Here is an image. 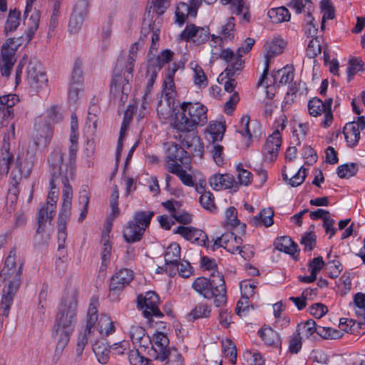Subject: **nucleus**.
Here are the masks:
<instances>
[{"label": "nucleus", "mask_w": 365, "mask_h": 365, "mask_svg": "<svg viewBox=\"0 0 365 365\" xmlns=\"http://www.w3.org/2000/svg\"><path fill=\"white\" fill-rule=\"evenodd\" d=\"M78 118L75 113H72L71 116L70 146L68 161L64 162V153L59 148L53 150L48 160L49 171L51 175L50 181L51 191L48 195L46 205L41 207L38 211L37 234L43 232L47 220L51 222L54 217L55 205L57 202L58 195L53 190L56 188L57 185L60 182L63 185V188H65V184L61 179L62 175L66 176L67 185L71 187L68 183V179L73 175L74 165L78 150Z\"/></svg>", "instance_id": "f257e3e1"}, {"label": "nucleus", "mask_w": 365, "mask_h": 365, "mask_svg": "<svg viewBox=\"0 0 365 365\" xmlns=\"http://www.w3.org/2000/svg\"><path fill=\"white\" fill-rule=\"evenodd\" d=\"M23 265L24 262L17 256L16 249H11L0 272V278L5 283L0 304V314L6 317L9 314L14 296L20 287Z\"/></svg>", "instance_id": "f03ea898"}, {"label": "nucleus", "mask_w": 365, "mask_h": 365, "mask_svg": "<svg viewBox=\"0 0 365 365\" xmlns=\"http://www.w3.org/2000/svg\"><path fill=\"white\" fill-rule=\"evenodd\" d=\"M77 292H73L71 298L66 299L59 307L56 314L52 336L56 341L55 354L61 355L67 346L76 322Z\"/></svg>", "instance_id": "7ed1b4c3"}, {"label": "nucleus", "mask_w": 365, "mask_h": 365, "mask_svg": "<svg viewBox=\"0 0 365 365\" xmlns=\"http://www.w3.org/2000/svg\"><path fill=\"white\" fill-rule=\"evenodd\" d=\"M192 288L206 299H214L215 307H222L227 303L225 279L219 272H213L209 279L204 277L196 278Z\"/></svg>", "instance_id": "20e7f679"}, {"label": "nucleus", "mask_w": 365, "mask_h": 365, "mask_svg": "<svg viewBox=\"0 0 365 365\" xmlns=\"http://www.w3.org/2000/svg\"><path fill=\"white\" fill-rule=\"evenodd\" d=\"M180 113L175 114L174 121L187 124L189 127L204 125L207 121V108L199 102H183L180 105Z\"/></svg>", "instance_id": "39448f33"}, {"label": "nucleus", "mask_w": 365, "mask_h": 365, "mask_svg": "<svg viewBox=\"0 0 365 365\" xmlns=\"http://www.w3.org/2000/svg\"><path fill=\"white\" fill-rule=\"evenodd\" d=\"M61 178L63 182L65 184V188L63 191V201L58 217V249L65 247V242L67 237L66 225L71 213V205L73 198L72 187L67 185L66 176L62 175Z\"/></svg>", "instance_id": "423d86ee"}, {"label": "nucleus", "mask_w": 365, "mask_h": 365, "mask_svg": "<svg viewBox=\"0 0 365 365\" xmlns=\"http://www.w3.org/2000/svg\"><path fill=\"white\" fill-rule=\"evenodd\" d=\"M173 125L178 133L175 135V138L191 152L201 155L203 153V145L197 135L196 127H189L186 123L179 121H173Z\"/></svg>", "instance_id": "0eeeda50"}, {"label": "nucleus", "mask_w": 365, "mask_h": 365, "mask_svg": "<svg viewBox=\"0 0 365 365\" xmlns=\"http://www.w3.org/2000/svg\"><path fill=\"white\" fill-rule=\"evenodd\" d=\"M127 76L122 74L120 68L116 66L110 82V93L118 101L120 106H124L130 91V82L132 80L127 81Z\"/></svg>", "instance_id": "6e6552de"}, {"label": "nucleus", "mask_w": 365, "mask_h": 365, "mask_svg": "<svg viewBox=\"0 0 365 365\" xmlns=\"http://www.w3.org/2000/svg\"><path fill=\"white\" fill-rule=\"evenodd\" d=\"M20 39L9 38L1 46L0 71L1 76L8 77L16 62V51L21 44Z\"/></svg>", "instance_id": "1a4fd4ad"}, {"label": "nucleus", "mask_w": 365, "mask_h": 365, "mask_svg": "<svg viewBox=\"0 0 365 365\" xmlns=\"http://www.w3.org/2000/svg\"><path fill=\"white\" fill-rule=\"evenodd\" d=\"M137 303L138 309L142 311L143 316L147 319L153 317L161 318L163 316L158 308L159 297L154 292L150 291L145 295H138Z\"/></svg>", "instance_id": "9d476101"}, {"label": "nucleus", "mask_w": 365, "mask_h": 365, "mask_svg": "<svg viewBox=\"0 0 365 365\" xmlns=\"http://www.w3.org/2000/svg\"><path fill=\"white\" fill-rule=\"evenodd\" d=\"M332 98H329L322 101L318 98H313L308 103V110L310 115L317 117L324 114L322 125L327 128L330 126L333 121V115L331 111Z\"/></svg>", "instance_id": "9b49d317"}, {"label": "nucleus", "mask_w": 365, "mask_h": 365, "mask_svg": "<svg viewBox=\"0 0 365 365\" xmlns=\"http://www.w3.org/2000/svg\"><path fill=\"white\" fill-rule=\"evenodd\" d=\"M98 301L96 298H91L87 314L86 325L83 331H81L77 339V345L86 347L88 343L91 334L94 331V326L98 320Z\"/></svg>", "instance_id": "f8f14e48"}, {"label": "nucleus", "mask_w": 365, "mask_h": 365, "mask_svg": "<svg viewBox=\"0 0 365 365\" xmlns=\"http://www.w3.org/2000/svg\"><path fill=\"white\" fill-rule=\"evenodd\" d=\"M287 43L279 38H274L272 41H268L264 46V68L263 73L259 80L258 86L262 85L264 79L267 78L269 71V61L275 56L279 55L283 53Z\"/></svg>", "instance_id": "ddd939ff"}, {"label": "nucleus", "mask_w": 365, "mask_h": 365, "mask_svg": "<svg viewBox=\"0 0 365 365\" xmlns=\"http://www.w3.org/2000/svg\"><path fill=\"white\" fill-rule=\"evenodd\" d=\"M133 279V272L128 269H121L110 279L108 297L112 301L117 300L118 294Z\"/></svg>", "instance_id": "4468645a"}, {"label": "nucleus", "mask_w": 365, "mask_h": 365, "mask_svg": "<svg viewBox=\"0 0 365 365\" xmlns=\"http://www.w3.org/2000/svg\"><path fill=\"white\" fill-rule=\"evenodd\" d=\"M27 80L31 88L39 92L48 86V78L41 66L37 62H30L27 66Z\"/></svg>", "instance_id": "2eb2a0df"}, {"label": "nucleus", "mask_w": 365, "mask_h": 365, "mask_svg": "<svg viewBox=\"0 0 365 365\" xmlns=\"http://www.w3.org/2000/svg\"><path fill=\"white\" fill-rule=\"evenodd\" d=\"M173 233L180 235L186 240L198 245L210 247L208 237L202 230L192 227L178 226L173 230Z\"/></svg>", "instance_id": "dca6fc26"}, {"label": "nucleus", "mask_w": 365, "mask_h": 365, "mask_svg": "<svg viewBox=\"0 0 365 365\" xmlns=\"http://www.w3.org/2000/svg\"><path fill=\"white\" fill-rule=\"evenodd\" d=\"M34 0H27L24 14V24L27 26L26 41L29 42L38 28L41 14L38 10L33 9L32 3Z\"/></svg>", "instance_id": "f3484780"}, {"label": "nucleus", "mask_w": 365, "mask_h": 365, "mask_svg": "<svg viewBox=\"0 0 365 365\" xmlns=\"http://www.w3.org/2000/svg\"><path fill=\"white\" fill-rule=\"evenodd\" d=\"M281 143V135L277 129L267 138L262 149L264 160L272 162L276 160Z\"/></svg>", "instance_id": "a211bd4d"}, {"label": "nucleus", "mask_w": 365, "mask_h": 365, "mask_svg": "<svg viewBox=\"0 0 365 365\" xmlns=\"http://www.w3.org/2000/svg\"><path fill=\"white\" fill-rule=\"evenodd\" d=\"M19 101L16 94H8L0 96V128L4 122L14 117L13 107Z\"/></svg>", "instance_id": "6ab92c4d"}, {"label": "nucleus", "mask_w": 365, "mask_h": 365, "mask_svg": "<svg viewBox=\"0 0 365 365\" xmlns=\"http://www.w3.org/2000/svg\"><path fill=\"white\" fill-rule=\"evenodd\" d=\"M243 61L237 60L232 66H228L224 72L220 74L222 80L223 77L227 78L224 83V88L227 92L232 93L234 91L237 86V82L235 79V76L237 72H239L242 68Z\"/></svg>", "instance_id": "aec40b11"}, {"label": "nucleus", "mask_w": 365, "mask_h": 365, "mask_svg": "<svg viewBox=\"0 0 365 365\" xmlns=\"http://www.w3.org/2000/svg\"><path fill=\"white\" fill-rule=\"evenodd\" d=\"M169 339L163 332L158 331L153 337L152 349L155 354V359H165V354L172 348L168 347Z\"/></svg>", "instance_id": "412c9836"}, {"label": "nucleus", "mask_w": 365, "mask_h": 365, "mask_svg": "<svg viewBox=\"0 0 365 365\" xmlns=\"http://www.w3.org/2000/svg\"><path fill=\"white\" fill-rule=\"evenodd\" d=\"M188 160L187 153L176 143H169L167 148L168 167L170 163L183 164Z\"/></svg>", "instance_id": "4be33fe9"}, {"label": "nucleus", "mask_w": 365, "mask_h": 365, "mask_svg": "<svg viewBox=\"0 0 365 365\" xmlns=\"http://www.w3.org/2000/svg\"><path fill=\"white\" fill-rule=\"evenodd\" d=\"M210 185L216 190L232 188L236 182L230 174H215L209 180Z\"/></svg>", "instance_id": "5701e85b"}, {"label": "nucleus", "mask_w": 365, "mask_h": 365, "mask_svg": "<svg viewBox=\"0 0 365 365\" xmlns=\"http://www.w3.org/2000/svg\"><path fill=\"white\" fill-rule=\"evenodd\" d=\"M241 238L237 237L235 234L232 232H227L217 237L211 245L212 250L214 251L217 248L223 247L227 251L235 253V247H230V244H241Z\"/></svg>", "instance_id": "b1692460"}, {"label": "nucleus", "mask_w": 365, "mask_h": 365, "mask_svg": "<svg viewBox=\"0 0 365 365\" xmlns=\"http://www.w3.org/2000/svg\"><path fill=\"white\" fill-rule=\"evenodd\" d=\"M9 137L5 136L3 140V146L0 159V175H7L10 165L14 161V155L9 152L10 145L8 142Z\"/></svg>", "instance_id": "393cba45"}, {"label": "nucleus", "mask_w": 365, "mask_h": 365, "mask_svg": "<svg viewBox=\"0 0 365 365\" xmlns=\"http://www.w3.org/2000/svg\"><path fill=\"white\" fill-rule=\"evenodd\" d=\"M175 110L174 98L173 96H163L157 106L158 116L163 119L170 118Z\"/></svg>", "instance_id": "a878e982"}, {"label": "nucleus", "mask_w": 365, "mask_h": 365, "mask_svg": "<svg viewBox=\"0 0 365 365\" xmlns=\"http://www.w3.org/2000/svg\"><path fill=\"white\" fill-rule=\"evenodd\" d=\"M143 227L130 221L123 230V237L128 242L140 241L144 234Z\"/></svg>", "instance_id": "bb28decb"}, {"label": "nucleus", "mask_w": 365, "mask_h": 365, "mask_svg": "<svg viewBox=\"0 0 365 365\" xmlns=\"http://www.w3.org/2000/svg\"><path fill=\"white\" fill-rule=\"evenodd\" d=\"M274 211L271 208H264L251 219L250 224L254 227L262 225L266 227H270L274 224Z\"/></svg>", "instance_id": "cd10ccee"}, {"label": "nucleus", "mask_w": 365, "mask_h": 365, "mask_svg": "<svg viewBox=\"0 0 365 365\" xmlns=\"http://www.w3.org/2000/svg\"><path fill=\"white\" fill-rule=\"evenodd\" d=\"M258 335L264 342L273 347L281 346V339L279 334L271 327H262L258 331Z\"/></svg>", "instance_id": "c85d7f7f"}, {"label": "nucleus", "mask_w": 365, "mask_h": 365, "mask_svg": "<svg viewBox=\"0 0 365 365\" xmlns=\"http://www.w3.org/2000/svg\"><path fill=\"white\" fill-rule=\"evenodd\" d=\"M343 133L348 146L354 147L360 139V130L355 121L346 123L344 128Z\"/></svg>", "instance_id": "c756f323"}, {"label": "nucleus", "mask_w": 365, "mask_h": 365, "mask_svg": "<svg viewBox=\"0 0 365 365\" xmlns=\"http://www.w3.org/2000/svg\"><path fill=\"white\" fill-rule=\"evenodd\" d=\"M212 312L211 306L205 302L197 304L187 314L188 321H195L198 319L210 317Z\"/></svg>", "instance_id": "7c9ffc66"}, {"label": "nucleus", "mask_w": 365, "mask_h": 365, "mask_svg": "<svg viewBox=\"0 0 365 365\" xmlns=\"http://www.w3.org/2000/svg\"><path fill=\"white\" fill-rule=\"evenodd\" d=\"M222 59L227 63H230L229 66H232L237 60L242 61L237 53L235 54L233 51L230 48L220 49L219 51L212 49L211 51V59L216 61L217 59Z\"/></svg>", "instance_id": "2f4dec72"}, {"label": "nucleus", "mask_w": 365, "mask_h": 365, "mask_svg": "<svg viewBox=\"0 0 365 365\" xmlns=\"http://www.w3.org/2000/svg\"><path fill=\"white\" fill-rule=\"evenodd\" d=\"M294 76V68L286 66L279 71L273 76L274 86H280L291 83Z\"/></svg>", "instance_id": "473e14b6"}, {"label": "nucleus", "mask_w": 365, "mask_h": 365, "mask_svg": "<svg viewBox=\"0 0 365 365\" xmlns=\"http://www.w3.org/2000/svg\"><path fill=\"white\" fill-rule=\"evenodd\" d=\"M168 170L176 175L182 181V182L187 186H194V182L191 175L187 173V172L182 168L180 163H170L168 166Z\"/></svg>", "instance_id": "72a5a7b5"}, {"label": "nucleus", "mask_w": 365, "mask_h": 365, "mask_svg": "<svg viewBox=\"0 0 365 365\" xmlns=\"http://www.w3.org/2000/svg\"><path fill=\"white\" fill-rule=\"evenodd\" d=\"M97 329L102 336H108L115 331V328L110 317L102 314L98 322Z\"/></svg>", "instance_id": "f704fd0d"}, {"label": "nucleus", "mask_w": 365, "mask_h": 365, "mask_svg": "<svg viewBox=\"0 0 365 365\" xmlns=\"http://www.w3.org/2000/svg\"><path fill=\"white\" fill-rule=\"evenodd\" d=\"M267 15L270 20L274 24L288 21L290 19V14L288 9L284 6L269 9Z\"/></svg>", "instance_id": "c9c22d12"}, {"label": "nucleus", "mask_w": 365, "mask_h": 365, "mask_svg": "<svg viewBox=\"0 0 365 365\" xmlns=\"http://www.w3.org/2000/svg\"><path fill=\"white\" fill-rule=\"evenodd\" d=\"M276 248L281 252H284L290 255H294L297 252V245L287 236H284L277 240L275 243Z\"/></svg>", "instance_id": "e433bc0d"}, {"label": "nucleus", "mask_w": 365, "mask_h": 365, "mask_svg": "<svg viewBox=\"0 0 365 365\" xmlns=\"http://www.w3.org/2000/svg\"><path fill=\"white\" fill-rule=\"evenodd\" d=\"M207 130L210 135V140H212V143H217L222 140L225 128L222 123L212 122L210 123Z\"/></svg>", "instance_id": "4c0bfd02"}, {"label": "nucleus", "mask_w": 365, "mask_h": 365, "mask_svg": "<svg viewBox=\"0 0 365 365\" xmlns=\"http://www.w3.org/2000/svg\"><path fill=\"white\" fill-rule=\"evenodd\" d=\"M158 360L165 362V365H184L182 354L174 347L165 354V359H158Z\"/></svg>", "instance_id": "58836bf2"}, {"label": "nucleus", "mask_w": 365, "mask_h": 365, "mask_svg": "<svg viewBox=\"0 0 365 365\" xmlns=\"http://www.w3.org/2000/svg\"><path fill=\"white\" fill-rule=\"evenodd\" d=\"M21 21V12L17 9L10 10L6 24H5V32L13 31L16 30L20 24Z\"/></svg>", "instance_id": "ea45409f"}, {"label": "nucleus", "mask_w": 365, "mask_h": 365, "mask_svg": "<svg viewBox=\"0 0 365 365\" xmlns=\"http://www.w3.org/2000/svg\"><path fill=\"white\" fill-rule=\"evenodd\" d=\"M358 165L354 163H346L339 165L337 168V175L340 178L348 179L356 174L358 172Z\"/></svg>", "instance_id": "a19ab883"}, {"label": "nucleus", "mask_w": 365, "mask_h": 365, "mask_svg": "<svg viewBox=\"0 0 365 365\" xmlns=\"http://www.w3.org/2000/svg\"><path fill=\"white\" fill-rule=\"evenodd\" d=\"M89 201L90 196L87 187H83L79 192L78 197V202L82 205V210L78 218V222H82L86 218Z\"/></svg>", "instance_id": "79ce46f5"}, {"label": "nucleus", "mask_w": 365, "mask_h": 365, "mask_svg": "<svg viewBox=\"0 0 365 365\" xmlns=\"http://www.w3.org/2000/svg\"><path fill=\"white\" fill-rule=\"evenodd\" d=\"M153 215L154 212L152 211H138L135 213L132 221L143 227L144 230H145V228L150 225Z\"/></svg>", "instance_id": "37998d69"}, {"label": "nucleus", "mask_w": 365, "mask_h": 365, "mask_svg": "<svg viewBox=\"0 0 365 365\" xmlns=\"http://www.w3.org/2000/svg\"><path fill=\"white\" fill-rule=\"evenodd\" d=\"M235 19L230 17L227 20V23L223 25L220 32V36L225 40H232L235 37Z\"/></svg>", "instance_id": "c03bdc74"}, {"label": "nucleus", "mask_w": 365, "mask_h": 365, "mask_svg": "<svg viewBox=\"0 0 365 365\" xmlns=\"http://www.w3.org/2000/svg\"><path fill=\"white\" fill-rule=\"evenodd\" d=\"M83 80L82 61L80 59H76L72 70L70 84L81 86Z\"/></svg>", "instance_id": "a18cd8bd"}, {"label": "nucleus", "mask_w": 365, "mask_h": 365, "mask_svg": "<svg viewBox=\"0 0 365 365\" xmlns=\"http://www.w3.org/2000/svg\"><path fill=\"white\" fill-rule=\"evenodd\" d=\"M192 65L193 63H191V66ZM192 68L194 71L193 78L195 84L199 87H206L207 86L208 81L202 68L196 63L194 67L192 66Z\"/></svg>", "instance_id": "49530a36"}, {"label": "nucleus", "mask_w": 365, "mask_h": 365, "mask_svg": "<svg viewBox=\"0 0 365 365\" xmlns=\"http://www.w3.org/2000/svg\"><path fill=\"white\" fill-rule=\"evenodd\" d=\"M180 247L177 243L171 244L165 253V262H178L180 258Z\"/></svg>", "instance_id": "de8ad7c7"}, {"label": "nucleus", "mask_w": 365, "mask_h": 365, "mask_svg": "<svg viewBox=\"0 0 365 365\" xmlns=\"http://www.w3.org/2000/svg\"><path fill=\"white\" fill-rule=\"evenodd\" d=\"M222 350L226 358L232 364L237 361V349L234 343L231 340H227L222 343Z\"/></svg>", "instance_id": "09e8293b"}, {"label": "nucleus", "mask_w": 365, "mask_h": 365, "mask_svg": "<svg viewBox=\"0 0 365 365\" xmlns=\"http://www.w3.org/2000/svg\"><path fill=\"white\" fill-rule=\"evenodd\" d=\"M108 237V235L103 236V246L101 251V267H106L110 262L112 246L107 238Z\"/></svg>", "instance_id": "8fccbe9b"}, {"label": "nucleus", "mask_w": 365, "mask_h": 365, "mask_svg": "<svg viewBox=\"0 0 365 365\" xmlns=\"http://www.w3.org/2000/svg\"><path fill=\"white\" fill-rule=\"evenodd\" d=\"M199 201L200 205L203 207V208L210 212H212L216 210V206L215 204V197L211 192H204L202 195H201Z\"/></svg>", "instance_id": "3c124183"}, {"label": "nucleus", "mask_w": 365, "mask_h": 365, "mask_svg": "<svg viewBox=\"0 0 365 365\" xmlns=\"http://www.w3.org/2000/svg\"><path fill=\"white\" fill-rule=\"evenodd\" d=\"M317 334L324 339H336L341 336L340 331L331 329L330 327H324L318 326Z\"/></svg>", "instance_id": "603ef678"}, {"label": "nucleus", "mask_w": 365, "mask_h": 365, "mask_svg": "<svg viewBox=\"0 0 365 365\" xmlns=\"http://www.w3.org/2000/svg\"><path fill=\"white\" fill-rule=\"evenodd\" d=\"M174 53L170 49L163 51L155 59V64L153 66L160 70L163 66L172 61Z\"/></svg>", "instance_id": "864d4df0"}, {"label": "nucleus", "mask_w": 365, "mask_h": 365, "mask_svg": "<svg viewBox=\"0 0 365 365\" xmlns=\"http://www.w3.org/2000/svg\"><path fill=\"white\" fill-rule=\"evenodd\" d=\"M317 326L315 321L312 319L307 320L305 323L299 325L297 331L303 334L307 338L310 337L314 333H317Z\"/></svg>", "instance_id": "5fc2aeb1"}, {"label": "nucleus", "mask_w": 365, "mask_h": 365, "mask_svg": "<svg viewBox=\"0 0 365 365\" xmlns=\"http://www.w3.org/2000/svg\"><path fill=\"white\" fill-rule=\"evenodd\" d=\"M364 63L358 58H351L349 61L347 68L348 81H351L354 76L359 71L363 69Z\"/></svg>", "instance_id": "6e6d98bb"}, {"label": "nucleus", "mask_w": 365, "mask_h": 365, "mask_svg": "<svg viewBox=\"0 0 365 365\" xmlns=\"http://www.w3.org/2000/svg\"><path fill=\"white\" fill-rule=\"evenodd\" d=\"M304 33L309 37H314L317 33V25L314 23V18L311 12H307L305 17Z\"/></svg>", "instance_id": "4d7b16f0"}, {"label": "nucleus", "mask_w": 365, "mask_h": 365, "mask_svg": "<svg viewBox=\"0 0 365 365\" xmlns=\"http://www.w3.org/2000/svg\"><path fill=\"white\" fill-rule=\"evenodd\" d=\"M170 0H153L152 1V6L150 7L148 13H150V10L153 9V12L157 15L160 16L163 14L166 9L170 6Z\"/></svg>", "instance_id": "13d9d810"}, {"label": "nucleus", "mask_w": 365, "mask_h": 365, "mask_svg": "<svg viewBox=\"0 0 365 365\" xmlns=\"http://www.w3.org/2000/svg\"><path fill=\"white\" fill-rule=\"evenodd\" d=\"M316 235L313 232L306 233L301 239V244L304 251H312L316 245Z\"/></svg>", "instance_id": "bf43d9fd"}, {"label": "nucleus", "mask_w": 365, "mask_h": 365, "mask_svg": "<svg viewBox=\"0 0 365 365\" xmlns=\"http://www.w3.org/2000/svg\"><path fill=\"white\" fill-rule=\"evenodd\" d=\"M93 350L99 363L106 364L108 362L110 351L108 349L101 346L96 345L93 346Z\"/></svg>", "instance_id": "052dcab7"}, {"label": "nucleus", "mask_w": 365, "mask_h": 365, "mask_svg": "<svg viewBox=\"0 0 365 365\" xmlns=\"http://www.w3.org/2000/svg\"><path fill=\"white\" fill-rule=\"evenodd\" d=\"M84 18V16L72 13L68 24L69 31L76 33L81 28Z\"/></svg>", "instance_id": "680f3d73"}, {"label": "nucleus", "mask_w": 365, "mask_h": 365, "mask_svg": "<svg viewBox=\"0 0 365 365\" xmlns=\"http://www.w3.org/2000/svg\"><path fill=\"white\" fill-rule=\"evenodd\" d=\"M197 31V26L193 24H187L180 34V38L181 40L185 41H190L191 40L193 41V38H195Z\"/></svg>", "instance_id": "e2e57ef3"}, {"label": "nucleus", "mask_w": 365, "mask_h": 365, "mask_svg": "<svg viewBox=\"0 0 365 365\" xmlns=\"http://www.w3.org/2000/svg\"><path fill=\"white\" fill-rule=\"evenodd\" d=\"M211 153L215 163L220 166L223 164V147L217 143H212Z\"/></svg>", "instance_id": "0e129e2a"}, {"label": "nucleus", "mask_w": 365, "mask_h": 365, "mask_svg": "<svg viewBox=\"0 0 365 365\" xmlns=\"http://www.w3.org/2000/svg\"><path fill=\"white\" fill-rule=\"evenodd\" d=\"M237 170L238 172L237 178L240 185L247 186L251 183L252 174L249 170L244 169L240 165L237 167Z\"/></svg>", "instance_id": "69168bd1"}, {"label": "nucleus", "mask_w": 365, "mask_h": 365, "mask_svg": "<svg viewBox=\"0 0 365 365\" xmlns=\"http://www.w3.org/2000/svg\"><path fill=\"white\" fill-rule=\"evenodd\" d=\"M250 116L249 115H243L240 120V125L238 128V132L245 138H247V140L250 141L251 140L252 134L249 129L250 124Z\"/></svg>", "instance_id": "338daca9"}, {"label": "nucleus", "mask_w": 365, "mask_h": 365, "mask_svg": "<svg viewBox=\"0 0 365 365\" xmlns=\"http://www.w3.org/2000/svg\"><path fill=\"white\" fill-rule=\"evenodd\" d=\"M322 51L321 45L317 38H312L307 46V55L309 58H314Z\"/></svg>", "instance_id": "774afa93"}]
</instances>
